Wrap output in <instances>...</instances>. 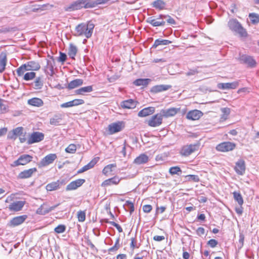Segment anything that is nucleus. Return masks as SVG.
I'll return each instance as SVG.
<instances>
[{
	"instance_id": "nucleus-1",
	"label": "nucleus",
	"mask_w": 259,
	"mask_h": 259,
	"mask_svg": "<svg viewBox=\"0 0 259 259\" xmlns=\"http://www.w3.org/2000/svg\"><path fill=\"white\" fill-rule=\"evenodd\" d=\"M96 3L92 0H77L71 4L69 6L65 7V11H73L81 9L82 8L88 9L95 7Z\"/></svg>"
},
{
	"instance_id": "nucleus-2",
	"label": "nucleus",
	"mask_w": 259,
	"mask_h": 259,
	"mask_svg": "<svg viewBox=\"0 0 259 259\" xmlns=\"http://www.w3.org/2000/svg\"><path fill=\"white\" fill-rule=\"evenodd\" d=\"M94 25L88 22L87 24L81 23L78 24L75 29V35L76 36H84L87 38L91 36Z\"/></svg>"
},
{
	"instance_id": "nucleus-3",
	"label": "nucleus",
	"mask_w": 259,
	"mask_h": 259,
	"mask_svg": "<svg viewBox=\"0 0 259 259\" xmlns=\"http://www.w3.org/2000/svg\"><path fill=\"white\" fill-rule=\"evenodd\" d=\"M228 25L230 29L237 33L241 37H247V32L246 30L237 19H230L228 22Z\"/></svg>"
},
{
	"instance_id": "nucleus-4",
	"label": "nucleus",
	"mask_w": 259,
	"mask_h": 259,
	"mask_svg": "<svg viewBox=\"0 0 259 259\" xmlns=\"http://www.w3.org/2000/svg\"><path fill=\"white\" fill-rule=\"evenodd\" d=\"M236 147V144L234 142L226 141L218 144L215 149L221 152H228L234 150Z\"/></svg>"
},
{
	"instance_id": "nucleus-5",
	"label": "nucleus",
	"mask_w": 259,
	"mask_h": 259,
	"mask_svg": "<svg viewBox=\"0 0 259 259\" xmlns=\"http://www.w3.org/2000/svg\"><path fill=\"white\" fill-rule=\"evenodd\" d=\"M199 148V144L184 145L181 149L180 153L182 156L187 157L193 153L198 151Z\"/></svg>"
},
{
	"instance_id": "nucleus-6",
	"label": "nucleus",
	"mask_w": 259,
	"mask_h": 259,
	"mask_svg": "<svg viewBox=\"0 0 259 259\" xmlns=\"http://www.w3.org/2000/svg\"><path fill=\"white\" fill-rule=\"evenodd\" d=\"M32 156L29 154H23L20 155L19 158L14 161L11 165L12 166L15 167L19 165H25L32 161Z\"/></svg>"
},
{
	"instance_id": "nucleus-7",
	"label": "nucleus",
	"mask_w": 259,
	"mask_h": 259,
	"mask_svg": "<svg viewBox=\"0 0 259 259\" xmlns=\"http://www.w3.org/2000/svg\"><path fill=\"white\" fill-rule=\"evenodd\" d=\"M166 18L165 15H159L158 17L152 16L149 17L147 22L154 27L164 26L165 24L163 19Z\"/></svg>"
},
{
	"instance_id": "nucleus-8",
	"label": "nucleus",
	"mask_w": 259,
	"mask_h": 259,
	"mask_svg": "<svg viewBox=\"0 0 259 259\" xmlns=\"http://www.w3.org/2000/svg\"><path fill=\"white\" fill-rule=\"evenodd\" d=\"M57 158V156L55 153L48 154L40 160L39 163H38V166L39 167L47 166L49 164L53 163Z\"/></svg>"
},
{
	"instance_id": "nucleus-9",
	"label": "nucleus",
	"mask_w": 259,
	"mask_h": 259,
	"mask_svg": "<svg viewBox=\"0 0 259 259\" xmlns=\"http://www.w3.org/2000/svg\"><path fill=\"white\" fill-rule=\"evenodd\" d=\"M163 115L160 112L152 116L148 121L147 123L151 127H156L162 123Z\"/></svg>"
},
{
	"instance_id": "nucleus-10",
	"label": "nucleus",
	"mask_w": 259,
	"mask_h": 259,
	"mask_svg": "<svg viewBox=\"0 0 259 259\" xmlns=\"http://www.w3.org/2000/svg\"><path fill=\"white\" fill-rule=\"evenodd\" d=\"M45 135L42 133L39 132H34L32 133L27 140L28 144H32L35 143H38L42 141L44 139Z\"/></svg>"
},
{
	"instance_id": "nucleus-11",
	"label": "nucleus",
	"mask_w": 259,
	"mask_h": 259,
	"mask_svg": "<svg viewBox=\"0 0 259 259\" xmlns=\"http://www.w3.org/2000/svg\"><path fill=\"white\" fill-rule=\"evenodd\" d=\"M26 203L25 201H16L11 203L8 207L11 212L21 211Z\"/></svg>"
},
{
	"instance_id": "nucleus-12",
	"label": "nucleus",
	"mask_w": 259,
	"mask_h": 259,
	"mask_svg": "<svg viewBox=\"0 0 259 259\" xmlns=\"http://www.w3.org/2000/svg\"><path fill=\"white\" fill-rule=\"evenodd\" d=\"M36 167L25 169L19 173L17 177L19 179H27L31 178L37 171Z\"/></svg>"
},
{
	"instance_id": "nucleus-13",
	"label": "nucleus",
	"mask_w": 259,
	"mask_h": 259,
	"mask_svg": "<svg viewBox=\"0 0 259 259\" xmlns=\"http://www.w3.org/2000/svg\"><path fill=\"white\" fill-rule=\"evenodd\" d=\"M123 127L124 124L122 122H114L108 125V132L112 135L121 131Z\"/></svg>"
},
{
	"instance_id": "nucleus-14",
	"label": "nucleus",
	"mask_w": 259,
	"mask_h": 259,
	"mask_svg": "<svg viewBox=\"0 0 259 259\" xmlns=\"http://www.w3.org/2000/svg\"><path fill=\"white\" fill-rule=\"evenodd\" d=\"M246 169L245 162L243 159L238 160L235 163L234 170L239 175H243Z\"/></svg>"
},
{
	"instance_id": "nucleus-15",
	"label": "nucleus",
	"mask_w": 259,
	"mask_h": 259,
	"mask_svg": "<svg viewBox=\"0 0 259 259\" xmlns=\"http://www.w3.org/2000/svg\"><path fill=\"white\" fill-rule=\"evenodd\" d=\"M180 111V108L171 107L167 109H162L161 113L163 117L168 118L176 115Z\"/></svg>"
},
{
	"instance_id": "nucleus-16",
	"label": "nucleus",
	"mask_w": 259,
	"mask_h": 259,
	"mask_svg": "<svg viewBox=\"0 0 259 259\" xmlns=\"http://www.w3.org/2000/svg\"><path fill=\"white\" fill-rule=\"evenodd\" d=\"M85 182L84 179H79L70 182L66 188V191L74 190L80 187Z\"/></svg>"
},
{
	"instance_id": "nucleus-17",
	"label": "nucleus",
	"mask_w": 259,
	"mask_h": 259,
	"mask_svg": "<svg viewBox=\"0 0 259 259\" xmlns=\"http://www.w3.org/2000/svg\"><path fill=\"white\" fill-rule=\"evenodd\" d=\"M203 115V113L198 110H192L189 111L186 115V118L191 120H198Z\"/></svg>"
},
{
	"instance_id": "nucleus-18",
	"label": "nucleus",
	"mask_w": 259,
	"mask_h": 259,
	"mask_svg": "<svg viewBox=\"0 0 259 259\" xmlns=\"http://www.w3.org/2000/svg\"><path fill=\"white\" fill-rule=\"evenodd\" d=\"M239 59L242 63L246 64L249 67H253L256 65V62L251 56L243 55L240 57Z\"/></svg>"
},
{
	"instance_id": "nucleus-19",
	"label": "nucleus",
	"mask_w": 259,
	"mask_h": 259,
	"mask_svg": "<svg viewBox=\"0 0 259 259\" xmlns=\"http://www.w3.org/2000/svg\"><path fill=\"white\" fill-rule=\"evenodd\" d=\"M121 179L117 176H114L111 178L105 180L101 184V186L106 187L111 185H118Z\"/></svg>"
},
{
	"instance_id": "nucleus-20",
	"label": "nucleus",
	"mask_w": 259,
	"mask_h": 259,
	"mask_svg": "<svg viewBox=\"0 0 259 259\" xmlns=\"http://www.w3.org/2000/svg\"><path fill=\"white\" fill-rule=\"evenodd\" d=\"M27 218L26 215H20L13 218L9 223L11 227H15L22 224Z\"/></svg>"
},
{
	"instance_id": "nucleus-21",
	"label": "nucleus",
	"mask_w": 259,
	"mask_h": 259,
	"mask_svg": "<svg viewBox=\"0 0 259 259\" xmlns=\"http://www.w3.org/2000/svg\"><path fill=\"white\" fill-rule=\"evenodd\" d=\"M239 85V82L237 81L232 82L220 83L218 85L219 89L221 90L235 89Z\"/></svg>"
},
{
	"instance_id": "nucleus-22",
	"label": "nucleus",
	"mask_w": 259,
	"mask_h": 259,
	"mask_svg": "<svg viewBox=\"0 0 259 259\" xmlns=\"http://www.w3.org/2000/svg\"><path fill=\"white\" fill-rule=\"evenodd\" d=\"M155 111L154 107H148L140 110L138 114L139 117H145L153 114Z\"/></svg>"
},
{
	"instance_id": "nucleus-23",
	"label": "nucleus",
	"mask_w": 259,
	"mask_h": 259,
	"mask_svg": "<svg viewBox=\"0 0 259 259\" xmlns=\"http://www.w3.org/2000/svg\"><path fill=\"white\" fill-rule=\"evenodd\" d=\"M138 104V102L133 99H128L122 101L121 106L123 109H134Z\"/></svg>"
},
{
	"instance_id": "nucleus-24",
	"label": "nucleus",
	"mask_w": 259,
	"mask_h": 259,
	"mask_svg": "<svg viewBox=\"0 0 259 259\" xmlns=\"http://www.w3.org/2000/svg\"><path fill=\"white\" fill-rule=\"evenodd\" d=\"M83 83V81L82 79L77 78L69 82L66 88L69 90H71L82 85Z\"/></svg>"
},
{
	"instance_id": "nucleus-25",
	"label": "nucleus",
	"mask_w": 259,
	"mask_h": 259,
	"mask_svg": "<svg viewBox=\"0 0 259 259\" xmlns=\"http://www.w3.org/2000/svg\"><path fill=\"white\" fill-rule=\"evenodd\" d=\"M171 88L170 85L159 84L153 87L151 92L153 93H158L161 92L166 91Z\"/></svg>"
},
{
	"instance_id": "nucleus-26",
	"label": "nucleus",
	"mask_w": 259,
	"mask_h": 259,
	"mask_svg": "<svg viewBox=\"0 0 259 259\" xmlns=\"http://www.w3.org/2000/svg\"><path fill=\"white\" fill-rule=\"evenodd\" d=\"M7 62V53L5 52H3L0 54V73H2L5 71Z\"/></svg>"
},
{
	"instance_id": "nucleus-27",
	"label": "nucleus",
	"mask_w": 259,
	"mask_h": 259,
	"mask_svg": "<svg viewBox=\"0 0 259 259\" xmlns=\"http://www.w3.org/2000/svg\"><path fill=\"white\" fill-rule=\"evenodd\" d=\"M149 157L146 154H141L134 159V163L137 165H140L147 163Z\"/></svg>"
},
{
	"instance_id": "nucleus-28",
	"label": "nucleus",
	"mask_w": 259,
	"mask_h": 259,
	"mask_svg": "<svg viewBox=\"0 0 259 259\" xmlns=\"http://www.w3.org/2000/svg\"><path fill=\"white\" fill-rule=\"evenodd\" d=\"M27 103L29 105L35 107H41L44 105L43 101L39 98H32L27 101Z\"/></svg>"
},
{
	"instance_id": "nucleus-29",
	"label": "nucleus",
	"mask_w": 259,
	"mask_h": 259,
	"mask_svg": "<svg viewBox=\"0 0 259 259\" xmlns=\"http://www.w3.org/2000/svg\"><path fill=\"white\" fill-rule=\"evenodd\" d=\"M25 64L28 71H37L40 68L39 63L35 61H29Z\"/></svg>"
},
{
	"instance_id": "nucleus-30",
	"label": "nucleus",
	"mask_w": 259,
	"mask_h": 259,
	"mask_svg": "<svg viewBox=\"0 0 259 259\" xmlns=\"http://www.w3.org/2000/svg\"><path fill=\"white\" fill-rule=\"evenodd\" d=\"M93 90L92 85L80 88L75 91L76 95H84L85 93H90Z\"/></svg>"
},
{
	"instance_id": "nucleus-31",
	"label": "nucleus",
	"mask_w": 259,
	"mask_h": 259,
	"mask_svg": "<svg viewBox=\"0 0 259 259\" xmlns=\"http://www.w3.org/2000/svg\"><path fill=\"white\" fill-rule=\"evenodd\" d=\"M60 183L59 181L51 182L47 184L46 189L48 191H52L57 190L60 188Z\"/></svg>"
},
{
	"instance_id": "nucleus-32",
	"label": "nucleus",
	"mask_w": 259,
	"mask_h": 259,
	"mask_svg": "<svg viewBox=\"0 0 259 259\" xmlns=\"http://www.w3.org/2000/svg\"><path fill=\"white\" fill-rule=\"evenodd\" d=\"M23 132V128L22 127H16L13 130V135L8 136V138L10 139H15L16 137L22 136Z\"/></svg>"
},
{
	"instance_id": "nucleus-33",
	"label": "nucleus",
	"mask_w": 259,
	"mask_h": 259,
	"mask_svg": "<svg viewBox=\"0 0 259 259\" xmlns=\"http://www.w3.org/2000/svg\"><path fill=\"white\" fill-rule=\"evenodd\" d=\"M221 110L222 112V114L221 115L220 120L221 122H224L228 118L231 110L229 108L225 107L222 108Z\"/></svg>"
},
{
	"instance_id": "nucleus-34",
	"label": "nucleus",
	"mask_w": 259,
	"mask_h": 259,
	"mask_svg": "<svg viewBox=\"0 0 259 259\" xmlns=\"http://www.w3.org/2000/svg\"><path fill=\"white\" fill-rule=\"evenodd\" d=\"M96 164V160L95 159H93L92 161H91L88 164L84 165L83 167H82L81 168L79 169L77 173V174H81L82 173L88 169H90L93 167L94 165Z\"/></svg>"
},
{
	"instance_id": "nucleus-35",
	"label": "nucleus",
	"mask_w": 259,
	"mask_h": 259,
	"mask_svg": "<svg viewBox=\"0 0 259 259\" xmlns=\"http://www.w3.org/2000/svg\"><path fill=\"white\" fill-rule=\"evenodd\" d=\"M115 167H116V163L108 164L103 169V173L106 176H109L112 174L113 169Z\"/></svg>"
},
{
	"instance_id": "nucleus-36",
	"label": "nucleus",
	"mask_w": 259,
	"mask_h": 259,
	"mask_svg": "<svg viewBox=\"0 0 259 259\" xmlns=\"http://www.w3.org/2000/svg\"><path fill=\"white\" fill-rule=\"evenodd\" d=\"M62 117L61 114L55 115L50 119V123L54 125H60V122L62 120Z\"/></svg>"
},
{
	"instance_id": "nucleus-37",
	"label": "nucleus",
	"mask_w": 259,
	"mask_h": 259,
	"mask_svg": "<svg viewBox=\"0 0 259 259\" xmlns=\"http://www.w3.org/2000/svg\"><path fill=\"white\" fill-rule=\"evenodd\" d=\"M77 52V47L73 45L70 44L69 45V49H68V55L70 57H71L73 59H75V57Z\"/></svg>"
},
{
	"instance_id": "nucleus-38",
	"label": "nucleus",
	"mask_w": 259,
	"mask_h": 259,
	"mask_svg": "<svg viewBox=\"0 0 259 259\" xmlns=\"http://www.w3.org/2000/svg\"><path fill=\"white\" fill-rule=\"evenodd\" d=\"M248 17L252 24L255 25L259 23V14L251 13L249 14Z\"/></svg>"
},
{
	"instance_id": "nucleus-39",
	"label": "nucleus",
	"mask_w": 259,
	"mask_h": 259,
	"mask_svg": "<svg viewBox=\"0 0 259 259\" xmlns=\"http://www.w3.org/2000/svg\"><path fill=\"white\" fill-rule=\"evenodd\" d=\"M233 197L236 201H237L240 206H242L244 203L243 199L240 192H234L233 193Z\"/></svg>"
},
{
	"instance_id": "nucleus-40",
	"label": "nucleus",
	"mask_w": 259,
	"mask_h": 259,
	"mask_svg": "<svg viewBox=\"0 0 259 259\" xmlns=\"http://www.w3.org/2000/svg\"><path fill=\"white\" fill-rule=\"evenodd\" d=\"M28 71V69L27 68V66L25 65V64H23L21 65L19 67H18L16 70V72L18 76L21 77L23 76L25 74L24 73Z\"/></svg>"
},
{
	"instance_id": "nucleus-41",
	"label": "nucleus",
	"mask_w": 259,
	"mask_h": 259,
	"mask_svg": "<svg viewBox=\"0 0 259 259\" xmlns=\"http://www.w3.org/2000/svg\"><path fill=\"white\" fill-rule=\"evenodd\" d=\"M171 42L168 40L157 39L155 40L153 47L154 48H156L157 46L160 45H168Z\"/></svg>"
},
{
	"instance_id": "nucleus-42",
	"label": "nucleus",
	"mask_w": 259,
	"mask_h": 259,
	"mask_svg": "<svg viewBox=\"0 0 259 259\" xmlns=\"http://www.w3.org/2000/svg\"><path fill=\"white\" fill-rule=\"evenodd\" d=\"M165 5V3L162 0H156L153 3V6L159 10L163 9Z\"/></svg>"
},
{
	"instance_id": "nucleus-43",
	"label": "nucleus",
	"mask_w": 259,
	"mask_h": 259,
	"mask_svg": "<svg viewBox=\"0 0 259 259\" xmlns=\"http://www.w3.org/2000/svg\"><path fill=\"white\" fill-rule=\"evenodd\" d=\"M169 172L171 175H180L182 173L181 168L178 166H172L169 168Z\"/></svg>"
},
{
	"instance_id": "nucleus-44",
	"label": "nucleus",
	"mask_w": 259,
	"mask_h": 259,
	"mask_svg": "<svg viewBox=\"0 0 259 259\" xmlns=\"http://www.w3.org/2000/svg\"><path fill=\"white\" fill-rule=\"evenodd\" d=\"M36 73L34 72H28L23 75V79L24 80L28 81L34 79L35 77Z\"/></svg>"
},
{
	"instance_id": "nucleus-45",
	"label": "nucleus",
	"mask_w": 259,
	"mask_h": 259,
	"mask_svg": "<svg viewBox=\"0 0 259 259\" xmlns=\"http://www.w3.org/2000/svg\"><path fill=\"white\" fill-rule=\"evenodd\" d=\"M76 146L74 144H71L68 146L65 149V152L68 153L73 154L75 153L76 151Z\"/></svg>"
},
{
	"instance_id": "nucleus-46",
	"label": "nucleus",
	"mask_w": 259,
	"mask_h": 259,
	"mask_svg": "<svg viewBox=\"0 0 259 259\" xmlns=\"http://www.w3.org/2000/svg\"><path fill=\"white\" fill-rule=\"evenodd\" d=\"M187 181H192L194 182H198L200 181L199 177L195 175H189L185 176Z\"/></svg>"
},
{
	"instance_id": "nucleus-47",
	"label": "nucleus",
	"mask_w": 259,
	"mask_h": 259,
	"mask_svg": "<svg viewBox=\"0 0 259 259\" xmlns=\"http://www.w3.org/2000/svg\"><path fill=\"white\" fill-rule=\"evenodd\" d=\"M77 218L78 221L80 222H83L85 220V212L84 211L79 210L77 212Z\"/></svg>"
},
{
	"instance_id": "nucleus-48",
	"label": "nucleus",
	"mask_w": 259,
	"mask_h": 259,
	"mask_svg": "<svg viewBox=\"0 0 259 259\" xmlns=\"http://www.w3.org/2000/svg\"><path fill=\"white\" fill-rule=\"evenodd\" d=\"M43 85V82L40 77L36 78L34 81V89H40Z\"/></svg>"
},
{
	"instance_id": "nucleus-49",
	"label": "nucleus",
	"mask_w": 259,
	"mask_h": 259,
	"mask_svg": "<svg viewBox=\"0 0 259 259\" xmlns=\"http://www.w3.org/2000/svg\"><path fill=\"white\" fill-rule=\"evenodd\" d=\"M37 214L44 215L49 212L48 208H45L44 205H41L36 211Z\"/></svg>"
},
{
	"instance_id": "nucleus-50",
	"label": "nucleus",
	"mask_w": 259,
	"mask_h": 259,
	"mask_svg": "<svg viewBox=\"0 0 259 259\" xmlns=\"http://www.w3.org/2000/svg\"><path fill=\"white\" fill-rule=\"evenodd\" d=\"M66 227L64 225H59L54 229V231L57 234H60L64 232Z\"/></svg>"
},
{
	"instance_id": "nucleus-51",
	"label": "nucleus",
	"mask_w": 259,
	"mask_h": 259,
	"mask_svg": "<svg viewBox=\"0 0 259 259\" xmlns=\"http://www.w3.org/2000/svg\"><path fill=\"white\" fill-rule=\"evenodd\" d=\"M8 106L3 103V100L2 99L0 102V112L1 113H5L8 112Z\"/></svg>"
},
{
	"instance_id": "nucleus-52",
	"label": "nucleus",
	"mask_w": 259,
	"mask_h": 259,
	"mask_svg": "<svg viewBox=\"0 0 259 259\" xmlns=\"http://www.w3.org/2000/svg\"><path fill=\"white\" fill-rule=\"evenodd\" d=\"M71 102L72 103L73 106H78L84 103V100L80 99H74L71 101Z\"/></svg>"
},
{
	"instance_id": "nucleus-53",
	"label": "nucleus",
	"mask_w": 259,
	"mask_h": 259,
	"mask_svg": "<svg viewBox=\"0 0 259 259\" xmlns=\"http://www.w3.org/2000/svg\"><path fill=\"white\" fill-rule=\"evenodd\" d=\"M207 245L212 248H214L217 246L218 244L217 240L214 239H211L207 242Z\"/></svg>"
},
{
	"instance_id": "nucleus-54",
	"label": "nucleus",
	"mask_w": 259,
	"mask_h": 259,
	"mask_svg": "<svg viewBox=\"0 0 259 259\" xmlns=\"http://www.w3.org/2000/svg\"><path fill=\"white\" fill-rule=\"evenodd\" d=\"M146 80L147 79H137L134 81V83L136 85L140 86L145 84Z\"/></svg>"
},
{
	"instance_id": "nucleus-55",
	"label": "nucleus",
	"mask_w": 259,
	"mask_h": 259,
	"mask_svg": "<svg viewBox=\"0 0 259 259\" xmlns=\"http://www.w3.org/2000/svg\"><path fill=\"white\" fill-rule=\"evenodd\" d=\"M152 209V206L150 204L144 205L143 206V210L145 213L150 212Z\"/></svg>"
},
{
	"instance_id": "nucleus-56",
	"label": "nucleus",
	"mask_w": 259,
	"mask_h": 259,
	"mask_svg": "<svg viewBox=\"0 0 259 259\" xmlns=\"http://www.w3.org/2000/svg\"><path fill=\"white\" fill-rule=\"evenodd\" d=\"M130 246L133 250L135 248H138V247L137 246V241L135 238H131Z\"/></svg>"
},
{
	"instance_id": "nucleus-57",
	"label": "nucleus",
	"mask_w": 259,
	"mask_h": 259,
	"mask_svg": "<svg viewBox=\"0 0 259 259\" xmlns=\"http://www.w3.org/2000/svg\"><path fill=\"white\" fill-rule=\"evenodd\" d=\"M126 203L128 206V208L130 209V213H132L135 209L134 203L130 201H126Z\"/></svg>"
},
{
	"instance_id": "nucleus-58",
	"label": "nucleus",
	"mask_w": 259,
	"mask_h": 259,
	"mask_svg": "<svg viewBox=\"0 0 259 259\" xmlns=\"http://www.w3.org/2000/svg\"><path fill=\"white\" fill-rule=\"evenodd\" d=\"M197 234L201 236L204 234L205 233V229L202 227H199L196 230Z\"/></svg>"
},
{
	"instance_id": "nucleus-59",
	"label": "nucleus",
	"mask_w": 259,
	"mask_h": 259,
	"mask_svg": "<svg viewBox=\"0 0 259 259\" xmlns=\"http://www.w3.org/2000/svg\"><path fill=\"white\" fill-rule=\"evenodd\" d=\"M60 107L61 108H69L73 107L72 103L70 101L63 103L61 104Z\"/></svg>"
},
{
	"instance_id": "nucleus-60",
	"label": "nucleus",
	"mask_w": 259,
	"mask_h": 259,
	"mask_svg": "<svg viewBox=\"0 0 259 259\" xmlns=\"http://www.w3.org/2000/svg\"><path fill=\"white\" fill-rule=\"evenodd\" d=\"M244 235L242 234L239 235V243L240 244V247H242L244 244Z\"/></svg>"
},
{
	"instance_id": "nucleus-61",
	"label": "nucleus",
	"mask_w": 259,
	"mask_h": 259,
	"mask_svg": "<svg viewBox=\"0 0 259 259\" xmlns=\"http://www.w3.org/2000/svg\"><path fill=\"white\" fill-rule=\"evenodd\" d=\"M66 59L67 56L66 54L63 53H60L59 61L63 63L66 61Z\"/></svg>"
},
{
	"instance_id": "nucleus-62",
	"label": "nucleus",
	"mask_w": 259,
	"mask_h": 259,
	"mask_svg": "<svg viewBox=\"0 0 259 259\" xmlns=\"http://www.w3.org/2000/svg\"><path fill=\"white\" fill-rule=\"evenodd\" d=\"M166 18H167V22L170 24L171 25H175L176 24V21L174 20V18L171 17L170 16H165Z\"/></svg>"
},
{
	"instance_id": "nucleus-63",
	"label": "nucleus",
	"mask_w": 259,
	"mask_h": 259,
	"mask_svg": "<svg viewBox=\"0 0 259 259\" xmlns=\"http://www.w3.org/2000/svg\"><path fill=\"white\" fill-rule=\"evenodd\" d=\"M165 239L163 236L156 235L153 237V240L156 241H161Z\"/></svg>"
},
{
	"instance_id": "nucleus-64",
	"label": "nucleus",
	"mask_w": 259,
	"mask_h": 259,
	"mask_svg": "<svg viewBox=\"0 0 259 259\" xmlns=\"http://www.w3.org/2000/svg\"><path fill=\"white\" fill-rule=\"evenodd\" d=\"M249 89L248 88H246V87L239 89L237 91V93L238 94H240L241 93H249Z\"/></svg>"
}]
</instances>
